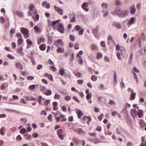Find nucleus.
<instances>
[{
    "mask_svg": "<svg viewBox=\"0 0 146 146\" xmlns=\"http://www.w3.org/2000/svg\"><path fill=\"white\" fill-rule=\"evenodd\" d=\"M20 30L25 38H26L29 37V31L28 29L24 27H22L20 28Z\"/></svg>",
    "mask_w": 146,
    "mask_h": 146,
    "instance_id": "1",
    "label": "nucleus"
},
{
    "mask_svg": "<svg viewBox=\"0 0 146 146\" xmlns=\"http://www.w3.org/2000/svg\"><path fill=\"white\" fill-rule=\"evenodd\" d=\"M92 31L94 36L97 39H99L100 33L98 32V28L93 29Z\"/></svg>",
    "mask_w": 146,
    "mask_h": 146,
    "instance_id": "2",
    "label": "nucleus"
},
{
    "mask_svg": "<svg viewBox=\"0 0 146 146\" xmlns=\"http://www.w3.org/2000/svg\"><path fill=\"white\" fill-rule=\"evenodd\" d=\"M88 3L87 2L83 3L81 5L82 9L86 12H88L89 11V9L88 7Z\"/></svg>",
    "mask_w": 146,
    "mask_h": 146,
    "instance_id": "3",
    "label": "nucleus"
},
{
    "mask_svg": "<svg viewBox=\"0 0 146 146\" xmlns=\"http://www.w3.org/2000/svg\"><path fill=\"white\" fill-rule=\"evenodd\" d=\"M57 30L61 33H63L65 31L64 27L62 23L58 24Z\"/></svg>",
    "mask_w": 146,
    "mask_h": 146,
    "instance_id": "4",
    "label": "nucleus"
},
{
    "mask_svg": "<svg viewBox=\"0 0 146 146\" xmlns=\"http://www.w3.org/2000/svg\"><path fill=\"white\" fill-rule=\"evenodd\" d=\"M130 114L132 117L135 118L136 117L137 118V111L135 109H133L131 110L130 111Z\"/></svg>",
    "mask_w": 146,
    "mask_h": 146,
    "instance_id": "5",
    "label": "nucleus"
},
{
    "mask_svg": "<svg viewBox=\"0 0 146 146\" xmlns=\"http://www.w3.org/2000/svg\"><path fill=\"white\" fill-rule=\"evenodd\" d=\"M57 134L61 140H63L64 139V135L63 133V131L61 129H58L57 131Z\"/></svg>",
    "mask_w": 146,
    "mask_h": 146,
    "instance_id": "6",
    "label": "nucleus"
},
{
    "mask_svg": "<svg viewBox=\"0 0 146 146\" xmlns=\"http://www.w3.org/2000/svg\"><path fill=\"white\" fill-rule=\"evenodd\" d=\"M68 16L70 20L69 21L70 23H74L75 22L76 17L75 15L73 16L72 14H70L68 15Z\"/></svg>",
    "mask_w": 146,
    "mask_h": 146,
    "instance_id": "7",
    "label": "nucleus"
},
{
    "mask_svg": "<svg viewBox=\"0 0 146 146\" xmlns=\"http://www.w3.org/2000/svg\"><path fill=\"white\" fill-rule=\"evenodd\" d=\"M55 10L58 12L60 15H62L63 14V10L62 9L57 7L56 6H54Z\"/></svg>",
    "mask_w": 146,
    "mask_h": 146,
    "instance_id": "8",
    "label": "nucleus"
},
{
    "mask_svg": "<svg viewBox=\"0 0 146 146\" xmlns=\"http://www.w3.org/2000/svg\"><path fill=\"white\" fill-rule=\"evenodd\" d=\"M114 12L117 15L121 16L122 12V10L121 9L116 8L115 9Z\"/></svg>",
    "mask_w": 146,
    "mask_h": 146,
    "instance_id": "9",
    "label": "nucleus"
},
{
    "mask_svg": "<svg viewBox=\"0 0 146 146\" xmlns=\"http://www.w3.org/2000/svg\"><path fill=\"white\" fill-rule=\"evenodd\" d=\"M129 14V11L127 10H122V12L121 14V17H125L127 16Z\"/></svg>",
    "mask_w": 146,
    "mask_h": 146,
    "instance_id": "10",
    "label": "nucleus"
},
{
    "mask_svg": "<svg viewBox=\"0 0 146 146\" xmlns=\"http://www.w3.org/2000/svg\"><path fill=\"white\" fill-rule=\"evenodd\" d=\"M112 25L116 27L117 29H119L121 28V23H118L115 21H114L112 23Z\"/></svg>",
    "mask_w": 146,
    "mask_h": 146,
    "instance_id": "11",
    "label": "nucleus"
},
{
    "mask_svg": "<svg viewBox=\"0 0 146 146\" xmlns=\"http://www.w3.org/2000/svg\"><path fill=\"white\" fill-rule=\"evenodd\" d=\"M42 5L43 7H45L46 8L48 9L50 8V5L49 3H48L46 1H44L42 3Z\"/></svg>",
    "mask_w": 146,
    "mask_h": 146,
    "instance_id": "12",
    "label": "nucleus"
},
{
    "mask_svg": "<svg viewBox=\"0 0 146 146\" xmlns=\"http://www.w3.org/2000/svg\"><path fill=\"white\" fill-rule=\"evenodd\" d=\"M63 44V42L61 39H58L55 42V45L56 46H59L60 45V46H62Z\"/></svg>",
    "mask_w": 146,
    "mask_h": 146,
    "instance_id": "13",
    "label": "nucleus"
},
{
    "mask_svg": "<svg viewBox=\"0 0 146 146\" xmlns=\"http://www.w3.org/2000/svg\"><path fill=\"white\" fill-rule=\"evenodd\" d=\"M134 17H131L130 18L127 24V25L128 27H129L131 25H132L134 23Z\"/></svg>",
    "mask_w": 146,
    "mask_h": 146,
    "instance_id": "14",
    "label": "nucleus"
},
{
    "mask_svg": "<svg viewBox=\"0 0 146 146\" xmlns=\"http://www.w3.org/2000/svg\"><path fill=\"white\" fill-rule=\"evenodd\" d=\"M136 11V9L135 5H133L131 7L130 12L131 14H134Z\"/></svg>",
    "mask_w": 146,
    "mask_h": 146,
    "instance_id": "15",
    "label": "nucleus"
},
{
    "mask_svg": "<svg viewBox=\"0 0 146 146\" xmlns=\"http://www.w3.org/2000/svg\"><path fill=\"white\" fill-rule=\"evenodd\" d=\"M76 113L78 115V118H80L83 115L82 111L80 110L76 109Z\"/></svg>",
    "mask_w": 146,
    "mask_h": 146,
    "instance_id": "16",
    "label": "nucleus"
},
{
    "mask_svg": "<svg viewBox=\"0 0 146 146\" xmlns=\"http://www.w3.org/2000/svg\"><path fill=\"white\" fill-rule=\"evenodd\" d=\"M16 67L19 69L22 70L23 69V67L22 65L19 62H17L16 64Z\"/></svg>",
    "mask_w": 146,
    "mask_h": 146,
    "instance_id": "17",
    "label": "nucleus"
},
{
    "mask_svg": "<svg viewBox=\"0 0 146 146\" xmlns=\"http://www.w3.org/2000/svg\"><path fill=\"white\" fill-rule=\"evenodd\" d=\"M56 52L58 53H63L64 52V48L58 47L57 49Z\"/></svg>",
    "mask_w": 146,
    "mask_h": 146,
    "instance_id": "18",
    "label": "nucleus"
},
{
    "mask_svg": "<svg viewBox=\"0 0 146 146\" xmlns=\"http://www.w3.org/2000/svg\"><path fill=\"white\" fill-rule=\"evenodd\" d=\"M143 113V110H139L137 112L138 116L139 118H141V117Z\"/></svg>",
    "mask_w": 146,
    "mask_h": 146,
    "instance_id": "19",
    "label": "nucleus"
},
{
    "mask_svg": "<svg viewBox=\"0 0 146 146\" xmlns=\"http://www.w3.org/2000/svg\"><path fill=\"white\" fill-rule=\"evenodd\" d=\"M136 94L135 92H134L131 93L130 95L131 97L130 98V100H135L136 96Z\"/></svg>",
    "mask_w": 146,
    "mask_h": 146,
    "instance_id": "20",
    "label": "nucleus"
},
{
    "mask_svg": "<svg viewBox=\"0 0 146 146\" xmlns=\"http://www.w3.org/2000/svg\"><path fill=\"white\" fill-rule=\"evenodd\" d=\"M39 89L40 91L43 94L44 93L46 89V88L45 87L42 86V85H40L39 86Z\"/></svg>",
    "mask_w": 146,
    "mask_h": 146,
    "instance_id": "21",
    "label": "nucleus"
},
{
    "mask_svg": "<svg viewBox=\"0 0 146 146\" xmlns=\"http://www.w3.org/2000/svg\"><path fill=\"white\" fill-rule=\"evenodd\" d=\"M5 129L4 127H3L0 129V134L2 135H5Z\"/></svg>",
    "mask_w": 146,
    "mask_h": 146,
    "instance_id": "22",
    "label": "nucleus"
},
{
    "mask_svg": "<svg viewBox=\"0 0 146 146\" xmlns=\"http://www.w3.org/2000/svg\"><path fill=\"white\" fill-rule=\"evenodd\" d=\"M44 76L46 77H47L50 80L52 81L53 80V77L51 74L45 73L44 74Z\"/></svg>",
    "mask_w": 146,
    "mask_h": 146,
    "instance_id": "23",
    "label": "nucleus"
},
{
    "mask_svg": "<svg viewBox=\"0 0 146 146\" xmlns=\"http://www.w3.org/2000/svg\"><path fill=\"white\" fill-rule=\"evenodd\" d=\"M77 57L79 58L78 59V63L80 65H82L83 64V60L81 58V56L78 55H77Z\"/></svg>",
    "mask_w": 146,
    "mask_h": 146,
    "instance_id": "24",
    "label": "nucleus"
},
{
    "mask_svg": "<svg viewBox=\"0 0 146 146\" xmlns=\"http://www.w3.org/2000/svg\"><path fill=\"white\" fill-rule=\"evenodd\" d=\"M40 49L42 51H44L46 48V45L45 44H41L39 46Z\"/></svg>",
    "mask_w": 146,
    "mask_h": 146,
    "instance_id": "25",
    "label": "nucleus"
},
{
    "mask_svg": "<svg viewBox=\"0 0 146 146\" xmlns=\"http://www.w3.org/2000/svg\"><path fill=\"white\" fill-rule=\"evenodd\" d=\"M52 94V92L49 89H48L46 91H45L44 93V94L46 95L49 96L51 95Z\"/></svg>",
    "mask_w": 146,
    "mask_h": 146,
    "instance_id": "26",
    "label": "nucleus"
},
{
    "mask_svg": "<svg viewBox=\"0 0 146 146\" xmlns=\"http://www.w3.org/2000/svg\"><path fill=\"white\" fill-rule=\"evenodd\" d=\"M34 29L35 30V31L37 32L40 33L41 31V29L40 27H38L37 25L34 27Z\"/></svg>",
    "mask_w": 146,
    "mask_h": 146,
    "instance_id": "27",
    "label": "nucleus"
},
{
    "mask_svg": "<svg viewBox=\"0 0 146 146\" xmlns=\"http://www.w3.org/2000/svg\"><path fill=\"white\" fill-rule=\"evenodd\" d=\"M139 123L141 127H143L145 125V123L143 120L141 119L139 121Z\"/></svg>",
    "mask_w": 146,
    "mask_h": 146,
    "instance_id": "28",
    "label": "nucleus"
},
{
    "mask_svg": "<svg viewBox=\"0 0 146 146\" xmlns=\"http://www.w3.org/2000/svg\"><path fill=\"white\" fill-rule=\"evenodd\" d=\"M91 48L92 50H96L98 49L97 46L94 44H92L91 45Z\"/></svg>",
    "mask_w": 146,
    "mask_h": 146,
    "instance_id": "29",
    "label": "nucleus"
},
{
    "mask_svg": "<svg viewBox=\"0 0 146 146\" xmlns=\"http://www.w3.org/2000/svg\"><path fill=\"white\" fill-rule=\"evenodd\" d=\"M23 50V48L22 47H21L19 49H17V52L18 53L20 54L21 55H24V54L22 53Z\"/></svg>",
    "mask_w": 146,
    "mask_h": 146,
    "instance_id": "30",
    "label": "nucleus"
},
{
    "mask_svg": "<svg viewBox=\"0 0 146 146\" xmlns=\"http://www.w3.org/2000/svg\"><path fill=\"white\" fill-rule=\"evenodd\" d=\"M36 87V85H30L29 86L28 89L29 90H33Z\"/></svg>",
    "mask_w": 146,
    "mask_h": 146,
    "instance_id": "31",
    "label": "nucleus"
},
{
    "mask_svg": "<svg viewBox=\"0 0 146 146\" xmlns=\"http://www.w3.org/2000/svg\"><path fill=\"white\" fill-rule=\"evenodd\" d=\"M108 43L109 44L110 42L112 41H114V40L112 39V36L110 35H109L108 38Z\"/></svg>",
    "mask_w": 146,
    "mask_h": 146,
    "instance_id": "32",
    "label": "nucleus"
},
{
    "mask_svg": "<svg viewBox=\"0 0 146 146\" xmlns=\"http://www.w3.org/2000/svg\"><path fill=\"white\" fill-rule=\"evenodd\" d=\"M101 6L103 9H107L108 7L107 4L105 3L101 4Z\"/></svg>",
    "mask_w": 146,
    "mask_h": 146,
    "instance_id": "33",
    "label": "nucleus"
},
{
    "mask_svg": "<svg viewBox=\"0 0 146 146\" xmlns=\"http://www.w3.org/2000/svg\"><path fill=\"white\" fill-rule=\"evenodd\" d=\"M18 44L19 45H21L22 43L23 42V40L22 39V38H19L18 40Z\"/></svg>",
    "mask_w": 146,
    "mask_h": 146,
    "instance_id": "34",
    "label": "nucleus"
},
{
    "mask_svg": "<svg viewBox=\"0 0 146 146\" xmlns=\"http://www.w3.org/2000/svg\"><path fill=\"white\" fill-rule=\"evenodd\" d=\"M115 5L117 6L121 5L122 4V2L119 0H116L115 1Z\"/></svg>",
    "mask_w": 146,
    "mask_h": 146,
    "instance_id": "35",
    "label": "nucleus"
},
{
    "mask_svg": "<svg viewBox=\"0 0 146 146\" xmlns=\"http://www.w3.org/2000/svg\"><path fill=\"white\" fill-rule=\"evenodd\" d=\"M30 8L29 10L31 11L32 12H33L35 10V6L33 5H29Z\"/></svg>",
    "mask_w": 146,
    "mask_h": 146,
    "instance_id": "36",
    "label": "nucleus"
},
{
    "mask_svg": "<svg viewBox=\"0 0 146 146\" xmlns=\"http://www.w3.org/2000/svg\"><path fill=\"white\" fill-rule=\"evenodd\" d=\"M91 79L92 81L95 82L97 80V77H96L95 76L93 75L91 76Z\"/></svg>",
    "mask_w": 146,
    "mask_h": 146,
    "instance_id": "37",
    "label": "nucleus"
},
{
    "mask_svg": "<svg viewBox=\"0 0 146 146\" xmlns=\"http://www.w3.org/2000/svg\"><path fill=\"white\" fill-rule=\"evenodd\" d=\"M50 100H47L45 101L43 105L44 106H47L50 103Z\"/></svg>",
    "mask_w": 146,
    "mask_h": 146,
    "instance_id": "38",
    "label": "nucleus"
},
{
    "mask_svg": "<svg viewBox=\"0 0 146 146\" xmlns=\"http://www.w3.org/2000/svg\"><path fill=\"white\" fill-rule=\"evenodd\" d=\"M92 96V93H90L89 94H88L86 96V98L87 100H89V99H91V97Z\"/></svg>",
    "mask_w": 146,
    "mask_h": 146,
    "instance_id": "39",
    "label": "nucleus"
},
{
    "mask_svg": "<svg viewBox=\"0 0 146 146\" xmlns=\"http://www.w3.org/2000/svg\"><path fill=\"white\" fill-rule=\"evenodd\" d=\"M120 51L121 52V54L123 56V54H124L125 52V49L123 47H121L120 48Z\"/></svg>",
    "mask_w": 146,
    "mask_h": 146,
    "instance_id": "40",
    "label": "nucleus"
},
{
    "mask_svg": "<svg viewBox=\"0 0 146 146\" xmlns=\"http://www.w3.org/2000/svg\"><path fill=\"white\" fill-rule=\"evenodd\" d=\"M26 42L28 45H31L32 44V42L31 40L30 39L28 38L26 40Z\"/></svg>",
    "mask_w": 146,
    "mask_h": 146,
    "instance_id": "41",
    "label": "nucleus"
},
{
    "mask_svg": "<svg viewBox=\"0 0 146 146\" xmlns=\"http://www.w3.org/2000/svg\"><path fill=\"white\" fill-rule=\"evenodd\" d=\"M78 133L80 135H84L85 134V132L83 131L82 129H80L78 130Z\"/></svg>",
    "mask_w": 146,
    "mask_h": 146,
    "instance_id": "42",
    "label": "nucleus"
},
{
    "mask_svg": "<svg viewBox=\"0 0 146 146\" xmlns=\"http://www.w3.org/2000/svg\"><path fill=\"white\" fill-rule=\"evenodd\" d=\"M116 56L118 59L119 60H121V53L120 52H118L116 54Z\"/></svg>",
    "mask_w": 146,
    "mask_h": 146,
    "instance_id": "43",
    "label": "nucleus"
},
{
    "mask_svg": "<svg viewBox=\"0 0 146 146\" xmlns=\"http://www.w3.org/2000/svg\"><path fill=\"white\" fill-rule=\"evenodd\" d=\"M27 131L26 129L25 128H23L20 130V132L22 134H23Z\"/></svg>",
    "mask_w": 146,
    "mask_h": 146,
    "instance_id": "44",
    "label": "nucleus"
},
{
    "mask_svg": "<svg viewBox=\"0 0 146 146\" xmlns=\"http://www.w3.org/2000/svg\"><path fill=\"white\" fill-rule=\"evenodd\" d=\"M101 46L103 47H105L106 46L105 41H102L100 42Z\"/></svg>",
    "mask_w": 146,
    "mask_h": 146,
    "instance_id": "45",
    "label": "nucleus"
},
{
    "mask_svg": "<svg viewBox=\"0 0 146 146\" xmlns=\"http://www.w3.org/2000/svg\"><path fill=\"white\" fill-rule=\"evenodd\" d=\"M42 99V96H40L38 100L40 104L42 105V102L41 101V100Z\"/></svg>",
    "mask_w": 146,
    "mask_h": 146,
    "instance_id": "46",
    "label": "nucleus"
},
{
    "mask_svg": "<svg viewBox=\"0 0 146 146\" xmlns=\"http://www.w3.org/2000/svg\"><path fill=\"white\" fill-rule=\"evenodd\" d=\"M54 98L55 99H59L60 98V96L57 94L56 93L55 94Z\"/></svg>",
    "mask_w": 146,
    "mask_h": 146,
    "instance_id": "47",
    "label": "nucleus"
},
{
    "mask_svg": "<svg viewBox=\"0 0 146 146\" xmlns=\"http://www.w3.org/2000/svg\"><path fill=\"white\" fill-rule=\"evenodd\" d=\"M71 96H66L64 98L65 100L67 101L70 100H71Z\"/></svg>",
    "mask_w": 146,
    "mask_h": 146,
    "instance_id": "48",
    "label": "nucleus"
},
{
    "mask_svg": "<svg viewBox=\"0 0 146 146\" xmlns=\"http://www.w3.org/2000/svg\"><path fill=\"white\" fill-rule=\"evenodd\" d=\"M84 30L83 29L81 28L78 32V34L80 35H82L84 33Z\"/></svg>",
    "mask_w": 146,
    "mask_h": 146,
    "instance_id": "49",
    "label": "nucleus"
},
{
    "mask_svg": "<svg viewBox=\"0 0 146 146\" xmlns=\"http://www.w3.org/2000/svg\"><path fill=\"white\" fill-rule=\"evenodd\" d=\"M50 69L54 72H56L57 71V69L55 67L53 66H50Z\"/></svg>",
    "mask_w": 146,
    "mask_h": 146,
    "instance_id": "50",
    "label": "nucleus"
},
{
    "mask_svg": "<svg viewBox=\"0 0 146 146\" xmlns=\"http://www.w3.org/2000/svg\"><path fill=\"white\" fill-rule=\"evenodd\" d=\"M7 86V85L5 84H2L1 86V89L2 90H5Z\"/></svg>",
    "mask_w": 146,
    "mask_h": 146,
    "instance_id": "51",
    "label": "nucleus"
},
{
    "mask_svg": "<svg viewBox=\"0 0 146 146\" xmlns=\"http://www.w3.org/2000/svg\"><path fill=\"white\" fill-rule=\"evenodd\" d=\"M17 15L20 17H22L23 16V14L22 12H17Z\"/></svg>",
    "mask_w": 146,
    "mask_h": 146,
    "instance_id": "52",
    "label": "nucleus"
},
{
    "mask_svg": "<svg viewBox=\"0 0 146 146\" xmlns=\"http://www.w3.org/2000/svg\"><path fill=\"white\" fill-rule=\"evenodd\" d=\"M7 57L9 59L13 60L15 59V57L13 56H12L10 54H8L7 55Z\"/></svg>",
    "mask_w": 146,
    "mask_h": 146,
    "instance_id": "53",
    "label": "nucleus"
},
{
    "mask_svg": "<svg viewBox=\"0 0 146 146\" xmlns=\"http://www.w3.org/2000/svg\"><path fill=\"white\" fill-rule=\"evenodd\" d=\"M74 74L78 78H80L82 76V75L80 72L74 73Z\"/></svg>",
    "mask_w": 146,
    "mask_h": 146,
    "instance_id": "54",
    "label": "nucleus"
},
{
    "mask_svg": "<svg viewBox=\"0 0 146 146\" xmlns=\"http://www.w3.org/2000/svg\"><path fill=\"white\" fill-rule=\"evenodd\" d=\"M5 19L3 17H0V22L2 24H3L4 22Z\"/></svg>",
    "mask_w": 146,
    "mask_h": 146,
    "instance_id": "55",
    "label": "nucleus"
},
{
    "mask_svg": "<svg viewBox=\"0 0 146 146\" xmlns=\"http://www.w3.org/2000/svg\"><path fill=\"white\" fill-rule=\"evenodd\" d=\"M74 28L76 29V31H79V30H80L81 29L80 26L78 25H76L75 27Z\"/></svg>",
    "mask_w": 146,
    "mask_h": 146,
    "instance_id": "56",
    "label": "nucleus"
},
{
    "mask_svg": "<svg viewBox=\"0 0 146 146\" xmlns=\"http://www.w3.org/2000/svg\"><path fill=\"white\" fill-rule=\"evenodd\" d=\"M34 78V77L32 76H28L27 77V79L28 80H32Z\"/></svg>",
    "mask_w": 146,
    "mask_h": 146,
    "instance_id": "57",
    "label": "nucleus"
},
{
    "mask_svg": "<svg viewBox=\"0 0 146 146\" xmlns=\"http://www.w3.org/2000/svg\"><path fill=\"white\" fill-rule=\"evenodd\" d=\"M70 38L72 41H74L75 40L74 36L72 35H70Z\"/></svg>",
    "mask_w": 146,
    "mask_h": 146,
    "instance_id": "58",
    "label": "nucleus"
},
{
    "mask_svg": "<svg viewBox=\"0 0 146 146\" xmlns=\"http://www.w3.org/2000/svg\"><path fill=\"white\" fill-rule=\"evenodd\" d=\"M133 71H135V72L139 73V69L137 68L136 67H135L133 68Z\"/></svg>",
    "mask_w": 146,
    "mask_h": 146,
    "instance_id": "59",
    "label": "nucleus"
},
{
    "mask_svg": "<svg viewBox=\"0 0 146 146\" xmlns=\"http://www.w3.org/2000/svg\"><path fill=\"white\" fill-rule=\"evenodd\" d=\"M74 48L76 49H78L79 48L78 44V43H76L74 45Z\"/></svg>",
    "mask_w": 146,
    "mask_h": 146,
    "instance_id": "60",
    "label": "nucleus"
},
{
    "mask_svg": "<svg viewBox=\"0 0 146 146\" xmlns=\"http://www.w3.org/2000/svg\"><path fill=\"white\" fill-rule=\"evenodd\" d=\"M102 54L100 53L98 54L97 57V58L98 59H99L100 58H102Z\"/></svg>",
    "mask_w": 146,
    "mask_h": 146,
    "instance_id": "61",
    "label": "nucleus"
},
{
    "mask_svg": "<svg viewBox=\"0 0 146 146\" xmlns=\"http://www.w3.org/2000/svg\"><path fill=\"white\" fill-rule=\"evenodd\" d=\"M60 70V75L62 76H63L64 74V69H62L61 70Z\"/></svg>",
    "mask_w": 146,
    "mask_h": 146,
    "instance_id": "62",
    "label": "nucleus"
},
{
    "mask_svg": "<svg viewBox=\"0 0 146 146\" xmlns=\"http://www.w3.org/2000/svg\"><path fill=\"white\" fill-rule=\"evenodd\" d=\"M16 139L18 141H21L22 140V137L20 135H18L16 137Z\"/></svg>",
    "mask_w": 146,
    "mask_h": 146,
    "instance_id": "63",
    "label": "nucleus"
},
{
    "mask_svg": "<svg viewBox=\"0 0 146 146\" xmlns=\"http://www.w3.org/2000/svg\"><path fill=\"white\" fill-rule=\"evenodd\" d=\"M40 114L41 115H47V113L45 110H43L41 111Z\"/></svg>",
    "mask_w": 146,
    "mask_h": 146,
    "instance_id": "64",
    "label": "nucleus"
}]
</instances>
